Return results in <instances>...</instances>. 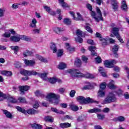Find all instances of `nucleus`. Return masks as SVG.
Returning <instances> with one entry per match:
<instances>
[{
  "mask_svg": "<svg viewBox=\"0 0 129 129\" xmlns=\"http://www.w3.org/2000/svg\"><path fill=\"white\" fill-rule=\"evenodd\" d=\"M76 100L78 102H79V103H81V104H87V103H91L92 102H94L97 104H98V103H99V101H94L89 97L85 98L82 96H78L76 98Z\"/></svg>",
  "mask_w": 129,
  "mask_h": 129,
  "instance_id": "f257e3e1",
  "label": "nucleus"
},
{
  "mask_svg": "<svg viewBox=\"0 0 129 129\" xmlns=\"http://www.w3.org/2000/svg\"><path fill=\"white\" fill-rule=\"evenodd\" d=\"M96 13L94 11L91 12V15L94 19L96 22H99V21H102V14L101 13V11L99 7L96 8Z\"/></svg>",
  "mask_w": 129,
  "mask_h": 129,
  "instance_id": "f03ea898",
  "label": "nucleus"
},
{
  "mask_svg": "<svg viewBox=\"0 0 129 129\" xmlns=\"http://www.w3.org/2000/svg\"><path fill=\"white\" fill-rule=\"evenodd\" d=\"M116 101V97L113 93H109V94L104 98L102 102L103 104H109L112 102Z\"/></svg>",
  "mask_w": 129,
  "mask_h": 129,
  "instance_id": "7ed1b4c3",
  "label": "nucleus"
},
{
  "mask_svg": "<svg viewBox=\"0 0 129 129\" xmlns=\"http://www.w3.org/2000/svg\"><path fill=\"white\" fill-rule=\"evenodd\" d=\"M16 109L18 110V111H19V112H22V113H24V114H35V113H38V111L37 110L32 109H28L27 111L26 110L20 106H16Z\"/></svg>",
  "mask_w": 129,
  "mask_h": 129,
  "instance_id": "20e7f679",
  "label": "nucleus"
},
{
  "mask_svg": "<svg viewBox=\"0 0 129 129\" xmlns=\"http://www.w3.org/2000/svg\"><path fill=\"white\" fill-rule=\"evenodd\" d=\"M67 73H69L73 77H83L84 74L77 69H74L67 71Z\"/></svg>",
  "mask_w": 129,
  "mask_h": 129,
  "instance_id": "39448f33",
  "label": "nucleus"
},
{
  "mask_svg": "<svg viewBox=\"0 0 129 129\" xmlns=\"http://www.w3.org/2000/svg\"><path fill=\"white\" fill-rule=\"evenodd\" d=\"M59 98H60V95L54 93H48L46 96V99L49 102L53 101L54 99H59Z\"/></svg>",
  "mask_w": 129,
  "mask_h": 129,
  "instance_id": "423d86ee",
  "label": "nucleus"
},
{
  "mask_svg": "<svg viewBox=\"0 0 129 129\" xmlns=\"http://www.w3.org/2000/svg\"><path fill=\"white\" fill-rule=\"evenodd\" d=\"M114 64H116V61L115 60H106L104 61V65L107 68H112Z\"/></svg>",
  "mask_w": 129,
  "mask_h": 129,
  "instance_id": "0eeeda50",
  "label": "nucleus"
},
{
  "mask_svg": "<svg viewBox=\"0 0 129 129\" xmlns=\"http://www.w3.org/2000/svg\"><path fill=\"white\" fill-rule=\"evenodd\" d=\"M18 88L19 89V91L21 93V94L23 95L25 94V91H28V90H30V87L27 85L19 86Z\"/></svg>",
  "mask_w": 129,
  "mask_h": 129,
  "instance_id": "6e6552de",
  "label": "nucleus"
},
{
  "mask_svg": "<svg viewBox=\"0 0 129 129\" xmlns=\"http://www.w3.org/2000/svg\"><path fill=\"white\" fill-rule=\"evenodd\" d=\"M110 4L111 8L113 11H117L118 9V2L116 0H111Z\"/></svg>",
  "mask_w": 129,
  "mask_h": 129,
  "instance_id": "1a4fd4ad",
  "label": "nucleus"
},
{
  "mask_svg": "<svg viewBox=\"0 0 129 129\" xmlns=\"http://www.w3.org/2000/svg\"><path fill=\"white\" fill-rule=\"evenodd\" d=\"M10 40L12 42H15V43H18L21 41L20 35H13L10 37Z\"/></svg>",
  "mask_w": 129,
  "mask_h": 129,
  "instance_id": "9d476101",
  "label": "nucleus"
},
{
  "mask_svg": "<svg viewBox=\"0 0 129 129\" xmlns=\"http://www.w3.org/2000/svg\"><path fill=\"white\" fill-rule=\"evenodd\" d=\"M24 63L26 66H34L36 62L34 60H29L27 59H25L24 60Z\"/></svg>",
  "mask_w": 129,
  "mask_h": 129,
  "instance_id": "9b49d317",
  "label": "nucleus"
},
{
  "mask_svg": "<svg viewBox=\"0 0 129 129\" xmlns=\"http://www.w3.org/2000/svg\"><path fill=\"white\" fill-rule=\"evenodd\" d=\"M89 51H90L92 53L91 55L93 56H97V53L95 52V50H96V47L93 46H90L88 48Z\"/></svg>",
  "mask_w": 129,
  "mask_h": 129,
  "instance_id": "f8f14e48",
  "label": "nucleus"
},
{
  "mask_svg": "<svg viewBox=\"0 0 129 129\" xmlns=\"http://www.w3.org/2000/svg\"><path fill=\"white\" fill-rule=\"evenodd\" d=\"M119 31V29L116 27H114L112 28L111 30V33L114 34V35H115V37H119V33L118 32Z\"/></svg>",
  "mask_w": 129,
  "mask_h": 129,
  "instance_id": "ddd939ff",
  "label": "nucleus"
},
{
  "mask_svg": "<svg viewBox=\"0 0 129 129\" xmlns=\"http://www.w3.org/2000/svg\"><path fill=\"white\" fill-rule=\"evenodd\" d=\"M121 9L122 11H123L124 12H126L127 11V5H126L125 0H122Z\"/></svg>",
  "mask_w": 129,
  "mask_h": 129,
  "instance_id": "4468645a",
  "label": "nucleus"
},
{
  "mask_svg": "<svg viewBox=\"0 0 129 129\" xmlns=\"http://www.w3.org/2000/svg\"><path fill=\"white\" fill-rule=\"evenodd\" d=\"M36 24H37V20L34 18L31 20V22L29 25V27H30L31 28H37Z\"/></svg>",
  "mask_w": 129,
  "mask_h": 129,
  "instance_id": "2eb2a0df",
  "label": "nucleus"
},
{
  "mask_svg": "<svg viewBox=\"0 0 129 129\" xmlns=\"http://www.w3.org/2000/svg\"><path fill=\"white\" fill-rule=\"evenodd\" d=\"M115 121H119L120 122H122L125 121V117L123 116H119L114 118Z\"/></svg>",
  "mask_w": 129,
  "mask_h": 129,
  "instance_id": "dca6fc26",
  "label": "nucleus"
},
{
  "mask_svg": "<svg viewBox=\"0 0 129 129\" xmlns=\"http://www.w3.org/2000/svg\"><path fill=\"white\" fill-rule=\"evenodd\" d=\"M31 126L32 128H34V129H42V128H43V126L41 125L37 124V123L31 124Z\"/></svg>",
  "mask_w": 129,
  "mask_h": 129,
  "instance_id": "f3484780",
  "label": "nucleus"
},
{
  "mask_svg": "<svg viewBox=\"0 0 129 129\" xmlns=\"http://www.w3.org/2000/svg\"><path fill=\"white\" fill-rule=\"evenodd\" d=\"M84 76H83V77H84L85 78H87L88 79H93L94 78H95V76L91 74L90 73H87L86 74H84L83 75Z\"/></svg>",
  "mask_w": 129,
  "mask_h": 129,
  "instance_id": "a211bd4d",
  "label": "nucleus"
},
{
  "mask_svg": "<svg viewBox=\"0 0 129 129\" xmlns=\"http://www.w3.org/2000/svg\"><path fill=\"white\" fill-rule=\"evenodd\" d=\"M60 126L62 128H67V127H70L71 126V124L69 122L61 123L60 124Z\"/></svg>",
  "mask_w": 129,
  "mask_h": 129,
  "instance_id": "6ab92c4d",
  "label": "nucleus"
},
{
  "mask_svg": "<svg viewBox=\"0 0 129 129\" xmlns=\"http://www.w3.org/2000/svg\"><path fill=\"white\" fill-rule=\"evenodd\" d=\"M53 31L56 33V34H58V35L61 34V33H62V32H63L64 31V29L62 28H58V27H55L53 29Z\"/></svg>",
  "mask_w": 129,
  "mask_h": 129,
  "instance_id": "aec40b11",
  "label": "nucleus"
},
{
  "mask_svg": "<svg viewBox=\"0 0 129 129\" xmlns=\"http://www.w3.org/2000/svg\"><path fill=\"white\" fill-rule=\"evenodd\" d=\"M70 107L73 111H77L79 110V107L74 104H70Z\"/></svg>",
  "mask_w": 129,
  "mask_h": 129,
  "instance_id": "412c9836",
  "label": "nucleus"
},
{
  "mask_svg": "<svg viewBox=\"0 0 129 129\" xmlns=\"http://www.w3.org/2000/svg\"><path fill=\"white\" fill-rule=\"evenodd\" d=\"M65 45H66V49H67L68 52H70V53H72V52H74V48H71L70 47V44H69V43H66Z\"/></svg>",
  "mask_w": 129,
  "mask_h": 129,
  "instance_id": "4be33fe9",
  "label": "nucleus"
},
{
  "mask_svg": "<svg viewBox=\"0 0 129 129\" xmlns=\"http://www.w3.org/2000/svg\"><path fill=\"white\" fill-rule=\"evenodd\" d=\"M3 113L4 114H5L6 117H8V118H10V119L13 118V115L12 114V113H11V112H9L8 111L4 110Z\"/></svg>",
  "mask_w": 129,
  "mask_h": 129,
  "instance_id": "5701e85b",
  "label": "nucleus"
},
{
  "mask_svg": "<svg viewBox=\"0 0 129 129\" xmlns=\"http://www.w3.org/2000/svg\"><path fill=\"white\" fill-rule=\"evenodd\" d=\"M50 49L53 51V53H57V47H56V45H55V43H50Z\"/></svg>",
  "mask_w": 129,
  "mask_h": 129,
  "instance_id": "b1692460",
  "label": "nucleus"
},
{
  "mask_svg": "<svg viewBox=\"0 0 129 129\" xmlns=\"http://www.w3.org/2000/svg\"><path fill=\"white\" fill-rule=\"evenodd\" d=\"M11 49H12V50H14V53L17 55V54H18V52H19V51H20V47L18 46H11L10 47Z\"/></svg>",
  "mask_w": 129,
  "mask_h": 129,
  "instance_id": "393cba45",
  "label": "nucleus"
},
{
  "mask_svg": "<svg viewBox=\"0 0 129 129\" xmlns=\"http://www.w3.org/2000/svg\"><path fill=\"white\" fill-rule=\"evenodd\" d=\"M32 55H33V52H32V51L28 50H26L23 53L24 57H28V56H32Z\"/></svg>",
  "mask_w": 129,
  "mask_h": 129,
  "instance_id": "a878e982",
  "label": "nucleus"
},
{
  "mask_svg": "<svg viewBox=\"0 0 129 129\" xmlns=\"http://www.w3.org/2000/svg\"><path fill=\"white\" fill-rule=\"evenodd\" d=\"M77 15L78 17L77 18L74 17V20H75V21H83L84 20L83 17H82V15H81L80 13H77Z\"/></svg>",
  "mask_w": 129,
  "mask_h": 129,
  "instance_id": "bb28decb",
  "label": "nucleus"
},
{
  "mask_svg": "<svg viewBox=\"0 0 129 129\" xmlns=\"http://www.w3.org/2000/svg\"><path fill=\"white\" fill-rule=\"evenodd\" d=\"M1 74L5 76H12V72L8 71H2Z\"/></svg>",
  "mask_w": 129,
  "mask_h": 129,
  "instance_id": "cd10ccee",
  "label": "nucleus"
},
{
  "mask_svg": "<svg viewBox=\"0 0 129 129\" xmlns=\"http://www.w3.org/2000/svg\"><path fill=\"white\" fill-rule=\"evenodd\" d=\"M59 4L62 8H68V4L64 2V0H58Z\"/></svg>",
  "mask_w": 129,
  "mask_h": 129,
  "instance_id": "c85d7f7f",
  "label": "nucleus"
},
{
  "mask_svg": "<svg viewBox=\"0 0 129 129\" xmlns=\"http://www.w3.org/2000/svg\"><path fill=\"white\" fill-rule=\"evenodd\" d=\"M20 40H24V41L29 42V41H31V38H30L29 37V36H27L26 35H20Z\"/></svg>",
  "mask_w": 129,
  "mask_h": 129,
  "instance_id": "c756f323",
  "label": "nucleus"
},
{
  "mask_svg": "<svg viewBox=\"0 0 129 129\" xmlns=\"http://www.w3.org/2000/svg\"><path fill=\"white\" fill-rule=\"evenodd\" d=\"M6 98H8L7 95L0 91V101H3L4 99H6Z\"/></svg>",
  "mask_w": 129,
  "mask_h": 129,
  "instance_id": "7c9ffc66",
  "label": "nucleus"
},
{
  "mask_svg": "<svg viewBox=\"0 0 129 129\" xmlns=\"http://www.w3.org/2000/svg\"><path fill=\"white\" fill-rule=\"evenodd\" d=\"M21 74L24 75V76H29L30 71H27L26 70H23L20 72Z\"/></svg>",
  "mask_w": 129,
  "mask_h": 129,
  "instance_id": "2f4dec72",
  "label": "nucleus"
},
{
  "mask_svg": "<svg viewBox=\"0 0 129 129\" xmlns=\"http://www.w3.org/2000/svg\"><path fill=\"white\" fill-rule=\"evenodd\" d=\"M98 96L99 97H104L105 96V93L102 90H99L98 92Z\"/></svg>",
  "mask_w": 129,
  "mask_h": 129,
  "instance_id": "473e14b6",
  "label": "nucleus"
},
{
  "mask_svg": "<svg viewBox=\"0 0 129 129\" xmlns=\"http://www.w3.org/2000/svg\"><path fill=\"white\" fill-rule=\"evenodd\" d=\"M44 120L45 121H49V122H53L54 119L51 116H46L44 117Z\"/></svg>",
  "mask_w": 129,
  "mask_h": 129,
  "instance_id": "72a5a7b5",
  "label": "nucleus"
},
{
  "mask_svg": "<svg viewBox=\"0 0 129 129\" xmlns=\"http://www.w3.org/2000/svg\"><path fill=\"white\" fill-rule=\"evenodd\" d=\"M36 57L38 59H39V60L41 61V62H44L45 63H47V62H48V60L46 58L43 57L42 56L40 55H37Z\"/></svg>",
  "mask_w": 129,
  "mask_h": 129,
  "instance_id": "f704fd0d",
  "label": "nucleus"
},
{
  "mask_svg": "<svg viewBox=\"0 0 129 129\" xmlns=\"http://www.w3.org/2000/svg\"><path fill=\"white\" fill-rule=\"evenodd\" d=\"M75 65L76 67H80V66H81V60L79 58H76L75 61Z\"/></svg>",
  "mask_w": 129,
  "mask_h": 129,
  "instance_id": "c9c22d12",
  "label": "nucleus"
},
{
  "mask_svg": "<svg viewBox=\"0 0 129 129\" xmlns=\"http://www.w3.org/2000/svg\"><path fill=\"white\" fill-rule=\"evenodd\" d=\"M118 49H119V46L118 45H114L112 48V52L113 53H117V52L118 51Z\"/></svg>",
  "mask_w": 129,
  "mask_h": 129,
  "instance_id": "e433bc0d",
  "label": "nucleus"
},
{
  "mask_svg": "<svg viewBox=\"0 0 129 129\" xmlns=\"http://www.w3.org/2000/svg\"><path fill=\"white\" fill-rule=\"evenodd\" d=\"M35 94L36 96H37V97H44L45 96V95L43 93H41L39 90L36 91L35 92Z\"/></svg>",
  "mask_w": 129,
  "mask_h": 129,
  "instance_id": "4c0bfd02",
  "label": "nucleus"
},
{
  "mask_svg": "<svg viewBox=\"0 0 129 129\" xmlns=\"http://www.w3.org/2000/svg\"><path fill=\"white\" fill-rule=\"evenodd\" d=\"M51 110L53 112H55L56 113H59V114H63L64 112L62 111H59V110L57 109L56 108H51Z\"/></svg>",
  "mask_w": 129,
  "mask_h": 129,
  "instance_id": "58836bf2",
  "label": "nucleus"
},
{
  "mask_svg": "<svg viewBox=\"0 0 129 129\" xmlns=\"http://www.w3.org/2000/svg\"><path fill=\"white\" fill-rule=\"evenodd\" d=\"M98 119L100 120H103L105 118V115L101 114H97Z\"/></svg>",
  "mask_w": 129,
  "mask_h": 129,
  "instance_id": "ea45409f",
  "label": "nucleus"
},
{
  "mask_svg": "<svg viewBox=\"0 0 129 129\" xmlns=\"http://www.w3.org/2000/svg\"><path fill=\"white\" fill-rule=\"evenodd\" d=\"M75 40L77 43H81L83 42V39L80 36H78L77 38H75Z\"/></svg>",
  "mask_w": 129,
  "mask_h": 129,
  "instance_id": "a19ab883",
  "label": "nucleus"
},
{
  "mask_svg": "<svg viewBox=\"0 0 129 129\" xmlns=\"http://www.w3.org/2000/svg\"><path fill=\"white\" fill-rule=\"evenodd\" d=\"M66 68V64L61 62L58 65V69H60V70H63V69H65Z\"/></svg>",
  "mask_w": 129,
  "mask_h": 129,
  "instance_id": "79ce46f5",
  "label": "nucleus"
},
{
  "mask_svg": "<svg viewBox=\"0 0 129 129\" xmlns=\"http://www.w3.org/2000/svg\"><path fill=\"white\" fill-rule=\"evenodd\" d=\"M9 99L10 102L12 103H17V102H18L17 99H16L15 98H13L12 96H10Z\"/></svg>",
  "mask_w": 129,
  "mask_h": 129,
  "instance_id": "37998d69",
  "label": "nucleus"
},
{
  "mask_svg": "<svg viewBox=\"0 0 129 129\" xmlns=\"http://www.w3.org/2000/svg\"><path fill=\"white\" fill-rule=\"evenodd\" d=\"M9 99L10 102L12 103H17V102H18L17 99H16L15 98H13L12 96H10Z\"/></svg>",
  "mask_w": 129,
  "mask_h": 129,
  "instance_id": "c03bdc74",
  "label": "nucleus"
},
{
  "mask_svg": "<svg viewBox=\"0 0 129 129\" xmlns=\"http://www.w3.org/2000/svg\"><path fill=\"white\" fill-rule=\"evenodd\" d=\"M76 34L77 36H78V37H82V34H83V32H82V31H81V30L78 29L76 31Z\"/></svg>",
  "mask_w": 129,
  "mask_h": 129,
  "instance_id": "a18cd8bd",
  "label": "nucleus"
},
{
  "mask_svg": "<svg viewBox=\"0 0 129 129\" xmlns=\"http://www.w3.org/2000/svg\"><path fill=\"white\" fill-rule=\"evenodd\" d=\"M50 103H53L54 105H58L59 104V99H55L52 100Z\"/></svg>",
  "mask_w": 129,
  "mask_h": 129,
  "instance_id": "49530a36",
  "label": "nucleus"
},
{
  "mask_svg": "<svg viewBox=\"0 0 129 129\" xmlns=\"http://www.w3.org/2000/svg\"><path fill=\"white\" fill-rule=\"evenodd\" d=\"M85 29L86 30V31H87L89 33H91V34H92V33H93V31L92 30V29H91V28H90L89 27V26L88 25H86L85 26Z\"/></svg>",
  "mask_w": 129,
  "mask_h": 129,
  "instance_id": "de8ad7c7",
  "label": "nucleus"
},
{
  "mask_svg": "<svg viewBox=\"0 0 129 129\" xmlns=\"http://www.w3.org/2000/svg\"><path fill=\"white\" fill-rule=\"evenodd\" d=\"M63 22L66 25H71V20L69 18H66L63 20Z\"/></svg>",
  "mask_w": 129,
  "mask_h": 129,
  "instance_id": "09e8293b",
  "label": "nucleus"
},
{
  "mask_svg": "<svg viewBox=\"0 0 129 129\" xmlns=\"http://www.w3.org/2000/svg\"><path fill=\"white\" fill-rule=\"evenodd\" d=\"M63 53V49H58L57 52V57H61L62 56Z\"/></svg>",
  "mask_w": 129,
  "mask_h": 129,
  "instance_id": "8fccbe9b",
  "label": "nucleus"
},
{
  "mask_svg": "<svg viewBox=\"0 0 129 129\" xmlns=\"http://www.w3.org/2000/svg\"><path fill=\"white\" fill-rule=\"evenodd\" d=\"M103 68H100V69L99 70V72L100 73V74L103 76V77H105L106 76V73L105 72L103 71Z\"/></svg>",
  "mask_w": 129,
  "mask_h": 129,
  "instance_id": "3c124183",
  "label": "nucleus"
},
{
  "mask_svg": "<svg viewBox=\"0 0 129 129\" xmlns=\"http://www.w3.org/2000/svg\"><path fill=\"white\" fill-rule=\"evenodd\" d=\"M106 87V83H103L100 85V90H104V89Z\"/></svg>",
  "mask_w": 129,
  "mask_h": 129,
  "instance_id": "603ef678",
  "label": "nucleus"
},
{
  "mask_svg": "<svg viewBox=\"0 0 129 129\" xmlns=\"http://www.w3.org/2000/svg\"><path fill=\"white\" fill-rule=\"evenodd\" d=\"M3 37L4 38H10L11 37V33L10 32H5L3 34H2Z\"/></svg>",
  "mask_w": 129,
  "mask_h": 129,
  "instance_id": "864d4df0",
  "label": "nucleus"
},
{
  "mask_svg": "<svg viewBox=\"0 0 129 129\" xmlns=\"http://www.w3.org/2000/svg\"><path fill=\"white\" fill-rule=\"evenodd\" d=\"M40 77L44 80H47V79H48V78L47 77V74L46 73L41 74L40 75Z\"/></svg>",
  "mask_w": 129,
  "mask_h": 129,
  "instance_id": "5fc2aeb1",
  "label": "nucleus"
},
{
  "mask_svg": "<svg viewBox=\"0 0 129 129\" xmlns=\"http://www.w3.org/2000/svg\"><path fill=\"white\" fill-rule=\"evenodd\" d=\"M108 87L110 89H115V88H116V86H115L114 84L111 83L108 84Z\"/></svg>",
  "mask_w": 129,
  "mask_h": 129,
  "instance_id": "6e6d98bb",
  "label": "nucleus"
},
{
  "mask_svg": "<svg viewBox=\"0 0 129 129\" xmlns=\"http://www.w3.org/2000/svg\"><path fill=\"white\" fill-rule=\"evenodd\" d=\"M100 41H101L102 45H106L107 44V39L102 38L100 39Z\"/></svg>",
  "mask_w": 129,
  "mask_h": 129,
  "instance_id": "4d7b16f0",
  "label": "nucleus"
},
{
  "mask_svg": "<svg viewBox=\"0 0 129 129\" xmlns=\"http://www.w3.org/2000/svg\"><path fill=\"white\" fill-rule=\"evenodd\" d=\"M49 81L50 83L54 84L56 83V82L57 81V79L54 78H50L49 79Z\"/></svg>",
  "mask_w": 129,
  "mask_h": 129,
  "instance_id": "13d9d810",
  "label": "nucleus"
},
{
  "mask_svg": "<svg viewBox=\"0 0 129 129\" xmlns=\"http://www.w3.org/2000/svg\"><path fill=\"white\" fill-rule=\"evenodd\" d=\"M75 93H76V91L74 90H72L70 93V96L71 97H74L75 96Z\"/></svg>",
  "mask_w": 129,
  "mask_h": 129,
  "instance_id": "bf43d9fd",
  "label": "nucleus"
},
{
  "mask_svg": "<svg viewBox=\"0 0 129 129\" xmlns=\"http://www.w3.org/2000/svg\"><path fill=\"white\" fill-rule=\"evenodd\" d=\"M40 30L39 29L35 28L32 30V32L33 34H40Z\"/></svg>",
  "mask_w": 129,
  "mask_h": 129,
  "instance_id": "052dcab7",
  "label": "nucleus"
},
{
  "mask_svg": "<svg viewBox=\"0 0 129 129\" xmlns=\"http://www.w3.org/2000/svg\"><path fill=\"white\" fill-rule=\"evenodd\" d=\"M14 65L16 68H21V63L19 61H16Z\"/></svg>",
  "mask_w": 129,
  "mask_h": 129,
  "instance_id": "680f3d73",
  "label": "nucleus"
},
{
  "mask_svg": "<svg viewBox=\"0 0 129 129\" xmlns=\"http://www.w3.org/2000/svg\"><path fill=\"white\" fill-rule=\"evenodd\" d=\"M18 100H19L20 102H22V103H25V102H26V99L22 97H20L18 98Z\"/></svg>",
  "mask_w": 129,
  "mask_h": 129,
  "instance_id": "e2e57ef3",
  "label": "nucleus"
},
{
  "mask_svg": "<svg viewBox=\"0 0 129 129\" xmlns=\"http://www.w3.org/2000/svg\"><path fill=\"white\" fill-rule=\"evenodd\" d=\"M58 92L60 93V94H63L64 92H65V88H61L58 89Z\"/></svg>",
  "mask_w": 129,
  "mask_h": 129,
  "instance_id": "0e129e2a",
  "label": "nucleus"
},
{
  "mask_svg": "<svg viewBox=\"0 0 129 129\" xmlns=\"http://www.w3.org/2000/svg\"><path fill=\"white\" fill-rule=\"evenodd\" d=\"M37 74H38V73L35 71H29V76L31 75H37Z\"/></svg>",
  "mask_w": 129,
  "mask_h": 129,
  "instance_id": "69168bd1",
  "label": "nucleus"
},
{
  "mask_svg": "<svg viewBox=\"0 0 129 129\" xmlns=\"http://www.w3.org/2000/svg\"><path fill=\"white\" fill-rule=\"evenodd\" d=\"M95 61L98 64L101 62V58H100L99 56H98L95 58Z\"/></svg>",
  "mask_w": 129,
  "mask_h": 129,
  "instance_id": "338daca9",
  "label": "nucleus"
},
{
  "mask_svg": "<svg viewBox=\"0 0 129 129\" xmlns=\"http://www.w3.org/2000/svg\"><path fill=\"white\" fill-rule=\"evenodd\" d=\"M86 8H87L89 11H91V12H93L92 11V6H91V5L88 4L86 5Z\"/></svg>",
  "mask_w": 129,
  "mask_h": 129,
  "instance_id": "774afa93",
  "label": "nucleus"
}]
</instances>
